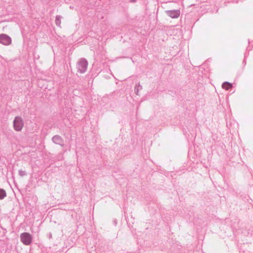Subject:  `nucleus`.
<instances>
[{
    "mask_svg": "<svg viewBox=\"0 0 253 253\" xmlns=\"http://www.w3.org/2000/svg\"><path fill=\"white\" fill-rule=\"evenodd\" d=\"M0 42L3 44L8 45L11 44V38L6 34L0 35Z\"/></svg>",
    "mask_w": 253,
    "mask_h": 253,
    "instance_id": "3",
    "label": "nucleus"
},
{
    "mask_svg": "<svg viewBox=\"0 0 253 253\" xmlns=\"http://www.w3.org/2000/svg\"><path fill=\"white\" fill-rule=\"evenodd\" d=\"M180 15V12L179 11H169V15L172 18H177Z\"/></svg>",
    "mask_w": 253,
    "mask_h": 253,
    "instance_id": "4",
    "label": "nucleus"
},
{
    "mask_svg": "<svg viewBox=\"0 0 253 253\" xmlns=\"http://www.w3.org/2000/svg\"><path fill=\"white\" fill-rule=\"evenodd\" d=\"M6 196V193L3 189H0V200L3 199Z\"/></svg>",
    "mask_w": 253,
    "mask_h": 253,
    "instance_id": "7",
    "label": "nucleus"
},
{
    "mask_svg": "<svg viewBox=\"0 0 253 253\" xmlns=\"http://www.w3.org/2000/svg\"><path fill=\"white\" fill-rule=\"evenodd\" d=\"M87 63L86 61H85V60L81 61V62H80V64H79V66H82L84 67V69L83 70L82 72H84L85 71V70L87 67Z\"/></svg>",
    "mask_w": 253,
    "mask_h": 253,
    "instance_id": "5",
    "label": "nucleus"
},
{
    "mask_svg": "<svg viewBox=\"0 0 253 253\" xmlns=\"http://www.w3.org/2000/svg\"><path fill=\"white\" fill-rule=\"evenodd\" d=\"M24 125L23 120L21 117L17 116L15 117L13 123V127L15 130L16 131H20L23 129Z\"/></svg>",
    "mask_w": 253,
    "mask_h": 253,
    "instance_id": "1",
    "label": "nucleus"
},
{
    "mask_svg": "<svg viewBox=\"0 0 253 253\" xmlns=\"http://www.w3.org/2000/svg\"><path fill=\"white\" fill-rule=\"evenodd\" d=\"M21 241L25 245H30L32 241V237L29 233L25 232L20 235Z\"/></svg>",
    "mask_w": 253,
    "mask_h": 253,
    "instance_id": "2",
    "label": "nucleus"
},
{
    "mask_svg": "<svg viewBox=\"0 0 253 253\" xmlns=\"http://www.w3.org/2000/svg\"><path fill=\"white\" fill-rule=\"evenodd\" d=\"M222 86L223 88H224L226 90H228L232 87V84L230 83L226 82V83H224L222 84Z\"/></svg>",
    "mask_w": 253,
    "mask_h": 253,
    "instance_id": "6",
    "label": "nucleus"
}]
</instances>
